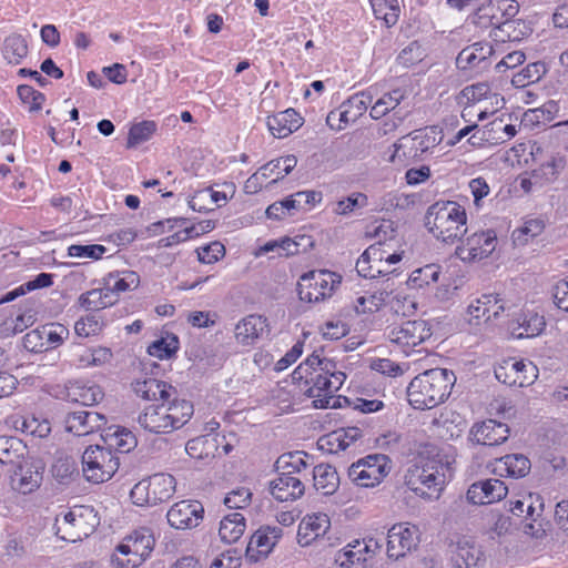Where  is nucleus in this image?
Returning <instances> with one entry per match:
<instances>
[{"instance_id":"f257e3e1","label":"nucleus","mask_w":568,"mask_h":568,"mask_svg":"<svg viewBox=\"0 0 568 568\" xmlns=\"http://www.w3.org/2000/svg\"><path fill=\"white\" fill-rule=\"evenodd\" d=\"M428 456H420L417 464L408 468L405 485L415 495L427 499H438L446 483L453 476L455 457L452 447L433 448Z\"/></svg>"},{"instance_id":"f03ea898","label":"nucleus","mask_w":568,"mask_h":568,"mask_svg":"<svg viewBox=\"0 0 568 568\" xmlns=\"http://www.w3.org/2000/svg\"><path fill=\"white\" fill-rule=\"evenodd\" d=\"M456 376L446 368H432L415 376L407 386L408 403L415 409H432L450 395Z\"/></svg>"},{"instance_id":"7ed1b4c3","label":"nucleus","mask_w":568,"mask_h":568,"mask_svg":"<svg viewBox=\"0 0 568 568\" xmlns=\"http://www.w3.org/2000/svg\"><path fill=\"white\" fill-rule=\"evenodd\" d=\"M194 408L190 400L178 398L148 405L139 415V425L153 434H170L182 428L193 416Z\"/></svg>"},{"instance_id":"20e7f679","label":"nucleus","mask_w":568,"mask_h":568,"mask_svg":"<svg viewBox=\"0 0 568 568\" xmlns=\"http://www.w3.org/2000/svg\"><path fill=\"white\" fill-rule=\"evenodd\" d=\"M425 226L437 241L455 245L467 234V212L455 201H437L426 212Z\"/></svg>"},{"instance_id":"39448f33","label":"nucleus","mask_w":568,"mask_h":568,"mask_svg":"<svg viewBox=\"0 0 568 568\" xmlns=\"http://www.w3.org/2000/svg\"><path fill=\"white\" fill-rule=\"evenodd\" d=\"M346 374L337 368L335 362H325L322 372H311L305 378L304 394L313 399L315 408L335 407V393L342 387Z\"/></svg>"},{"instance_id":"423d86ee","label":"nucleus","mask_w":568,"mask_h":568,"mask_svg":"<svg viewBox=\"0 0 568 568\" xmlns=\"http://www.w3.org/2000/svg\"><path fill=\"white\" fill-rule=\"evenodd\" d=\"M154 545L155 539L151 529L139 528L116 547L112 562L119 568H136L150 556Z\"/></svg>"},{"instance_id":"0eeeda50","label":"nucleus","mask_w":568,"mask_h":568,"mask_svg":"<svg viewBox=\"0 0 568 568\" xmlns=\"http://www.w3.org/2000/svg\"><path fill=\"white\" fill-rule=\"evenodd\" d=\"M342 283V275L329 270H313L300 277L297 292L300 300L320 303L331 298Z\"/></svg>"},{"instance_id":"6e6552de","label":"nucleus","mask_w":568,"mask_h":568,"mask_svg":"<svg viewBox=\"0 0 568 568\" xmlns=\"http://www.w3.org/2000/svg\"><path fill=\"white\" fill-rule=\"evenodd\" d=\"M392 470V460L385 454H369L348 467L349 480L362 488L379 486Z\"/></svg>"},{"instance_id":"1a4fd4ad","label":"nucleus","mask_w":568,"mask_h":568,"mask_svg":"<svg viewBox=\"0 0 568 568\" xmlns=\"http://www.w3.org/2000/svg\"><path fill=\"white\" fill-rule=\"evenodd\" d=\"M119 457L105 445L89 446L82 455V471L88 481H108L116 473Z\"/></svg>"},{"instance_id":"9d476101","label":"nucleus","mask_w":568,"mask_h":568,"mask_svg":"<svg viewBox=\"0 0 568 568\" xmlns=\"http://www.w3.org/2000/svg\"><path fill=\"white\" fill-rule=\"evenodd\" d=\"M176 481L170 474H154L133 486L130 496L138 506H155L172 498Z\"/></svg>"},{"instance_id":"9b49d317","label":"nucleus","mask_w":568,"mask_h":568,"mask_svg":"<svg viewBox=\"0 0 568 568\" xmlns=\"http://www.w3.org/2000/svg\"><path fill=\"white\" fill-rule=\"evenodd\" d=\"M510 304L499 294H483L470 301L466 308V321L475 329L509 315Z\"/></svg>"},{"instance_id":"f8f14e48","label":"nucleus","mask_w":568,"mask_h":568,"mask_svg":"<svg viewBox=\"0 0 568 568\" xmlns=\"http://www.w3.org/2000/svg\"><path fill=\"white\" fill-rule=\"evenodd\" d=\"M497 246L494 230H483L463 236L456 244L455 255L464 263H476L487 258Z\"/></svg>"},{"instance_id":"ddd939ff","label":"nucleus","mask_w":568,"mask_h":568,"mask_svg":"<svg viewBox=\"0 0 568 568\" xmlns=\"http://www.w3.org/2000/svg\"><path fill=\"white\" fill-rule=\"evenodd\" d=\"M386 336L392 344L408 355L414 347L432 336V331L425 321L415 320L388 327Z\"/></svg>"},{"instance_id":"4468645a","label":"nucleus","mask_w":568,"mask_h":568,"mask_svg":"<svg viewBox=\"0 0 568 568\" xmlns=\"http://www.w3.org/2000/svg\"><path fill=\"white\" fill-rule=\"evenodd\" d=\"M496 378L508 386L525 387L538 377V368L530 361L506 358L495 367Z\"/></svg>"},{"instance_id":"2eb2a0df","label":"nucleus","mask_w":568,"mask_h":568,"mask_svg":"<svg viewBox=\"0 0 568 568\" xmlns=\"http://www.w3.org/2000/svg\"><path fill=\"white\" fill-rule=\"evenodd\" d=\"M519 12V4L515 0H490L483 4L474 17V23L480 29L500 27L506 19L515 18Z\"/></svg>"},{"instance_id":"dca6fc26","label":"nucleus","mask_w":568,"mask_h":568,"mask_svg":"<svg viewBox=\"0 0 568 568\" xmlns=\"http://www.w3.org/2000/svg\"><path fill=\"white\" fill-rule=\"evenodd\" d=\"M92 509L80 506L65 513L61 518H57L58 532L67 541L75 542L88 536L94 530V525L87 521L85 516L91 515Z\"/></svg>"},{"instance_id":"f3484780","label":"nucleus","mask_w":568,"mask_h":568,"mask_svg":"<svg viewBox=\"0 0 568 568\" xmlns=\"http://www.w3.org/2000/svg\"><path fill=\"white\" fill-rule=\"evenodd\" d=\"M419 529L408 523H398L392 526L387 534V555L399 559L417 547Z\"/></svg>"},{"instance_id":"a211bd4d","label":"nucleus","mask_w":568,"mask_h":568,"mask_svg":"<svg viewBox=\"0 0 568 568\" xmlns=\"http://www.w3.org/2000/svg\"><path fill=\"white\" fill-rule=\"evenodd\" d=\"M204 508L196 500H181L175 503L168 511L166 518L175 529H191L203 519Z\"/></svg>"},{"instance_id":"6ab92c4d","label":"nucleus","mask_w":568,"mask_h":568,"mask_svg":"<svg viewBox=\"0 0 568 568\" xmlns=\"http://www.w3.org/2000/svg\"><path fill=\"white\" fill-rule=\"evenodd\" d=\"M508 494V487L498 478H488L470 485L467 499L474 505H488L501 500Z\"/></svg>"},{"instance_id":"aec40b11","label":"nucleus","mask_w":568,"mask_h":568,"mask_svg":"<svg viewBox=\"0 0 568 568\" xmlns=\"http://www.w3.org/2000/svg\"><path fill=\"white\" fill-rule=\"evenodd\" d=\"M470 437L479 445L497 446L508 439L509 427L495 419H487L471 427Z\"/></svg>"},{"instance_id":"412c9836","label":"nucleus","mask_w":568,"mask_h":568,"mask_svg":"<svg viewBox=\"0 0 568 568\" xmlns=\"http://www.w3.org/2000/svg\"><path fill=\"white\" fill-rule=\"evenodd\" d=\"M104 416L90 410H77L69 413L64 419L65 430L75 436H85L94 433L104 425Z\"/></svg>"},{"instance_id":"4be33fe9","label":"nucleus","mask_w":568,"mask_h":568,"mask_svg":"<svg viewBox=\"0 0 568 568\" xmlns=\"http://www.w3.org/2000/svg\"><path fill=\"white\" fill-rule=\"evenodd\" d=\"M305 486L301 478L288 473L278 474L270 481V494L281 503L295 501L304 495Z\"/></svg>"},{"instance_id":"5701e85b","label":"nucleus","mask_w":568,"mask_h":568,"mask_svg":"<svg viewBox=\"0 0 568 568\" xmlns=\"http://www.w3.org/2000/svg\"><path fill=\"white\" fill-rule=\"evenodd\" d=\"M331 527L329 517L324 513L306 515L298 525L297 541L302 547L310 546L324 536Z\"/></svg>"},{"instance_id":"b1692460","label":"nucleus","mask_w":568,"mask_h":568,"mask_svg":"<svg viewBox=\"0 0 568 568\" xmlns=\"http://www.w3.org/2000/svg\"><path fill=\"white\" fill-rule=\"evenodd\" d=\"M132 389L138 397L156 403L170 399L176 394L172 385L156 378L136 379L132 383Z\"/></svg>"},{"instance_id":"393cba45","label":"nucleus","mask_w":568,"mask_h":568,"mask_svg":"<svg viewBox=\"0 0 568 568\" xmlns=\"http://www.w3.org/2000/svg\"><path fill=\"white\" fill-rule=\"evenodd\" d=\"M497 48L488 42H476L464 48L456 58V64L462 70L474 67H487V60L496 54Z\"/></svg>"},{"instance_id":"a878e982","label":"nucleus","mask_w":568,"mask_h":568,"mask_svg":"<svg viewBox=\"0 0 568 568\" xmlns=\"http://www.w3.org/2000/svg\"><path fill=\"white\" fill-rule=\"evenodd\" d=\"M530 460L523 454H509L491 463V471L500 477L523 478L530 471Z\"/></svg>"},{"instance_id":"bb28decb","label":"nucleus","mask_w":568,"mask_h":568,"mask_svg":"<svg viewBox=\"0 0 568 568\" xmlns=\"http://www.w3.org/2000/svg\"><path fill=\"white\" fill-rule=\"evenodd\" d=\"M266 123L274 138L283 139L298 130L303 123V119L294 109H286L267 116Z\"/></svg>"},{"instance_id":"cd10ccee","label":"nucleus","mask_w":568,"mask_h":568,"mask_svg":"<svg viewBox=\"0 0 568 568\" xmlns=\"http://www.w3.org/2000/svg\"><path fill=\"white\" fill-rule=\"evenodd\" d=\"M530 32L531 29L525 21L510 18L506 19L500 27L491 29L489 37L497 45L498 43L520 41Z\"/></svg>"},{"instance_id":"c85d7f7f","label":"nucleus","mask_w":568,"mask_h":568,"mask_svg":"<svg viewBox=\"0 0 568 568\" xmlns=\"http://www.w3.org/2000/svg\"><path fill=\"white\" fill-rule=\"evenodd\" d=\"M283 535L278 526H265L257 529L251 537L247 551H256L258 556L266 557Z\"/></svg>"},{"instance_id":"c756f323","label":"nucleus","mask_w":568,"mask_h":568,"mask_svg":"<svg viewBox=\"0 0 568 568\" xmlns=\"http://www.w3.org/2000/svg\"><path fill=\"white\" fill-rule=\"evenodd\" d=\"M42 480V474L28 463L19 465L11 476L13 489L29 494L37 489Z\"/></svg>"},{"instance_id":"7c9ffc66","label":"nucleus","mask_w":568,"mask_h":568,"mask_svg":"<svg viewBox=\"0 0 568 568\" xmlns=\"http://www.w3.org/2000/svg\"><path fill=\"white\" fill-rule=\"evenodd\" d=\"M266 320L261 315H248L235 326V338L244 345L253 344L264 332Z\"/></svg>"},{"instance_id":"2f4dec72","label":"nucleus","mask_w":568,"mask_h":568,"mask_svg":"<svg viewBox=\"0 0 568 568\" xmlns=\"http://www.w3.org/2000/svg\"><path fill=\"white\" fill-rule=\"evenodd\" d=\"M104 445L112 452L116 450L120 453L131 452L138 444L135 435L120 426L109 427L104 435H102Z\"/></svg>"},{"instance_id":"473e14b6","label":"nucleus","mask_w":568,"mask_h":568,"mask_svg":"<svg viewBox=\"0 0 568 568\" xmlns=\"http://www.w3.org/2000/svg\"><path fill=\"white\" fill-rule=\"evenodd\" d=\"M517 326L513 327V334L518 338H528L539 335L545 328L544 316L532 312L523 311L516 317Z\"/></svg>"},{"instance_id":"72a5a7b5","label":"nucleus","mask_w":568,"mask_h":568,"mask_svg":"<svg viewBox=\"0 0 568 568\" xmlns=\"http://www.w3.org/2000/svg\"><path fill=\"white\" fill-rule=\"evenodd\" d=\"M314 488L324 496L333 495L339 486L335 467L328 464L316 465L313 469Z\"/></svg>"},{"instance_id":"f704fd0d","label":"nucleus","mask_w":568,"mask_h":568,"mask_svg":"<svg viewBox=\"0 0 568 568\" xmlns=\"http://www.w3.org/2000/svg\"><path fill=\"white\" fill-rule=\"evenodd\" d=\"M454 561L457 568H480L485 564V555L478 545L460 541Z\"/></svg>"},{"instance_id":"c9c22d12","label":"nucleus","mask_w":568,"mask_h":568,"mask_svg":"<svg viewBox=\"0 0 568 568\" xmlns=\"http://www.w3.org/2000/svg\"><path fill=\"white\" fill-rule=\"evenodd\" d=\"M140 276L133 271L113 272L104 280L106 292L112 293L115 302L121 293L131 291L139 286Z\"/></svg>"},{"instance_id":"e433bc0d","label":"nucleus","mask_w":568,"mask_h":568,"mask_svg":"<svg viewBox=\"0 0 568 568\" xmlns=\"http://www.w3.org/2000/svg\"><path fill=\"white\" fill-rule=\"evenodd\" d=\"M68 396L75 403L91 406L99 403L104 394L101 387L95 384L75 382L70 386Z\"/></svg>"},{"instance_id":"4c0bfd02","label":"nucleus","mask_w":568,"mask_h":568,"mask_svg":"<svg viewBox=\"0 0 568 568\" xmlns=\"http://www.w3.org/2000/svg\"><path fill=\"white\" fill-rule=\"evenodd\" d=\"M245 528L246 523L244 516L240 513H232L221 520L219 535L224 542L233 544L242 537Z\"/></svg>"},{"instance_id":"58836bf2","label":"nucleus","mask_w":568,"mask_h":568,"mask_svg":"<svg viewBox=\"0 0 568 568\" xmlns=\"http://www.w3.org/2000/svg\"><path fill=\"white\" fill-rule=\"evenodd\" d=\"M405 93L402 89H394L389 92L383 93L381 97H376L373 101L369 115L374 120H378L385 116L390 111L395 110L396 106L404 100Z\"/></svg>"},{"instance_id":"ea45409f","label":"nucleus","mask_w":568,"mask_h":568,"mask_svg":"<svg viewBox=\"0 0 568 568\" xmlns=\"http://www.w3.org/2000/svg\"><path fill=\"white\" fill-rule=\"evenodd\" d=\"M296 164V156L290 154L270 161L268 163L261 166L258 171L263 179H268L274 175L275 178L272 180V183H276L280 179H283L290 174Z\"/></svg>"},{"instance_id":"a19ab883","label":"nucleus","mask_w":568,"mask_h":568,"mask_svg":"<svg viewBox=\"0 0 568 568\" xmlns=\"http://www.w3.org/2000/svg\"><path fill=\"white\" fill-rule=\"evenodd\" d=\"M79 305L87 311H98L115 303L112 293L106 292V287L93 288L82 293L78 298Z\"/></svg>"},{"instance_id":"79ce46f5","label":"nucleus","mask_w":568,"mask_h":568,"mask_svg":"<svg viewBox=\"0 0 568 568\" xmlns=\"http://www.w3.org/2000/svg\"><path fill=\"white\" fill-rule=\"evenodd\" d=\"M412 149L414 155H422L437 146L442 141L440 131L436 126H428L413 132Z\"/></svg>"},{"instance_id":"37998d69","label":"nucleus","mask_w":568,"mask_h":568,"mask_svg":"<svg viewBox=\"0 0 568 568\" xmlns=\"http://www.w3.org/2000/svg\"><path fill=\"white\" fill-rule=\"evenodd\" d=\"M389 285H386L384 290L365 293L358 296L354 303V308L357 314L374 313L377 312L383 305L388 302L390 292H388Z\"/></svg>"},{"instance_id":"c03bdc74","label":"nucleus","mask_w":568,"mask_h":568,"mask_svg":"<svg viewBox=\"0 0 568 568\" xmlns=\"http://www.w3.org/2000/svg\"><path fill=\"white\" fill-rule=\"evenodd\" d=\"M112 351L104 346L83 349L77 357V365L82 368L100 367L111 362Z\"/></svg>"},{"instance_id":"a18cd8bd","label":"nucleus","mask_w":568,"mask_h":568,"mask_svg":"<svg viewBox=\"0 0 568 568\" xmlns=\"http://www.w3.org/2000/svg\"><path fill=\"white\" fill-rule=\"evenodd\" d=\"M378 95V88L372 85L364 91L352 95L344 102L345 106L352 112V115L357 120L361 118L368 106H372L374 99Z\"/></svg>"},{"instance_id":"49530a36","label":"nucleus","mask_w":568,"mask_h":568,"mask_svg":"<svg viewBox=\"0 0 568 568\" xmlns=\"http://www.w3.org/2000/svg\"><path fill=\"white\" fill-rule=\"evenodd\" d=\"M369 2L376 19L383 20L387 27L396 24L400 13L398 0H369Z\"/></svg>"},{"instance_id":"de8ad7c7","label":"nucleus","mask_w":568,"mask_h":568,"mask_svg":"<svg viewBox=\"0 0 568 568\" xmlns=\"http://www.w3.org/2000/svg\"><path fill=\"white\" fill-rule=\"evenodd\" d=\"M28 54L27 40L21 34H11L4 40L3 57L12 64H19Z\"/></svg>"},{"instance_id":"09e8293b","label":"nucleus","mask_w":568,"mask_h":568,"mask_svg":"<svg viewBox=\"0 0 568 568\" xmlns=\"http://www.w3.org/2000/svg\"><path fill=\"white\" fill-rule=\"evenodd\" d=\"M303 452L287 453L280 456L275 463L276 470L278 474L288 473L291 476L302 473L307 468Z\"/></svg>"},{"instance_id":"8fccbe9b","label":"nucleus","mask_w":568,"mask_h":568,"mask_svg":"<svg viewBox=\"0 0 568 568\" xmlns=\"http://www.w3.org/2000/svg\"><path fill=\"white\" fill-rule=\"evenodd\" d=\"M368 205V197L365 193L353 192L348 196L343 197L334 203L333 213L342 216H349L356 210L364 209Z\"/></svg>"},{"instance_id":"3c124183","label":"nucleus","mask_w":568,"mask_h":568,"mask_svg":"<svg viewBox=\"0 0 568 568\" xmlns=\"http://www.w3.org/2000/svg\"><path fill=\"white\" fill-rule=\"evenodd\" d=\"M440 266L436 264H427L412 272L408 284L414 288H422L426 285L434 284L438 281Z\"/></svg>"},{"instance_id":"603ef678","label":"nucleus","mask_w":568,"mask_h":568,"mask_svg":"<svg viewBox=\"0 0 568 568\" xmlns=\"http://www.w3.org/2000/svg\"><path fill=\"white\" fill-rule=\"evenodd\" d=\"M20 429L27 435L44 438L50 434L51 425L45 418L28 414L22 417Z\"/></svg>"},{"instance_id":"864d4df0","label":"nucleus","mask_w":568,"mask_h":568,"mask_svg":"<svg viewBox=\"0 0 568 568\" xmlns=\"http://www.w3.org/2000/svg\"><path fill=\"white\" fill-rule=\"evenodd\" d=\"M156 123L151 120H144L134 123L129 131L128 148L136 146L149 141L156 131Z\"/></svg>"},{"instance_id":"5fc2aeb1","label":"nucleus","mask_w":568,"mask_h":568,"mask_svg":"<svg viewBox=\"0 0 568 568\" xmlns=\"http://www.w3.org/2000/svg\"><path fill=\"white\" fill-rule=\"evenodd\" d=\"M179 349V339L174 335L156 339L148 347V353L160 359L170 358Z\"/></svg>"},{"instance_id":"6e6d98bb","label":"nucleus","mask_w":568,"mask_h":568,"mask_svg":"<svg viewBox=\"0 0 568 568\" xmlns=\"http://www.w3.org/2000/svg\"><path fill=\"white\" fill-rule=\"evenodd\" d=\"M565 168V160L561 156H551L549 160L544 162L538 170L532 173L534 179H544L545 182L549 183L557 179L560 171Z\"/></svg>"},{"instance_id":"4d7b16f0","label":"nucleus","mask_w":568,"mask_h":568,"mask_svg":"<svg viewBox=\"0 0 568 568\" xmlns=\"http://www.w3.org/2000/svg\"><path fill=\"white\" fill-rule=\"evenodd\" d=\"M44 327L47 351L58 348L70 335L69 328L60 323H49L45 324Z\"/></svg>"},{"instance_id":"13d9d810","label":"nucleus","mask_w":568,"mask_h":568,"mask_svg":"<svg viewBox=\"0 0 568 568\" xmlns=\"http://www.w3.org/2000/svg\"><path fill=\"white\" fill-rule=\"evenodd\" d=\"M103 327V323L94 314L80 317L74 323V333L79 337H90L98 335Z\"/></svg>"},{"instance_id":"bf43d9fd","label":"nucleus","mask_w":568,"mask_h":568,"mask_svg":"<svg viewBox=\"0 0 568 568\" xmlns=\"http://www.w3.org/2000/svg\"><path fill=\"white\" fill-rule=\"evenodd\" d=\"M106 247L101 244H72L68 247V255L71 257L100 260L106 253Z\"/></svg>"},{"instance_id":"052dcab7","label":"nucleus","mask_w":568,"mask_h":568,"mask_svg":"<svg viewBox=\"0 0 568 568\" xmlns=\"http://www.w3.org/2000/svg\"><path fill=\"white\" fill-rule=\"evenodd\" d=\"M367 556L362 554L358 548H353V542L341 549L335 556V562L341 568H349L351 566L359 562H365Z\"/></svg>"},{"instance_id":"680f3d73","label":"nucleus","mask_w":568,"mask_h":568,"mask_svg":"<svg viewBox=\"0 0 568 568\" xmlns=\"http://www.w3.org/2000/svg\"><path fill=\"white\" fill-rule=\"evenodd\" d=\"M45 327L44 325L39 326L23 336V346L27 351L32 353L47 352L45 344Z\"/></svg>"},{"instance_id":"e2e57ef3","label":"nucleus","mask_w":568,"mask_h":568,"mask_svg":"<svg viewBox=\"0 0 568 568\" xmlns=\"http://www.w3.org/2000/svg\"><path fill=\"white\" fill-rule=\"evenodd\" d=\"M251 501L252 493L246 487L233 489L224 497V505L230 509H244Z\"/></svg>"},{"instance_id":"0e129e2a","label":"nucleus","mask_w":568,"mask_h":568,"mask_svg":"<svg viewBox=\"0 0 568 568\" xmlns=\"http://www.w3.org/2000/svg\"><path fill=\"white\" fill-rule=\"evenodd\" d=\"M387 303L390 304L392 311L400 316H409L416 311L415 300L402 292L396 293L392 300L388 298Z\"/></svg>"},{"instance_id":"69168bd1","label":"nucleus","mask_w":568,"mask_h":568,"mask_svg":"<svg viewBox=\"0 0 568 568\" xmlns=\"http://www.w3.org/2000/svg\"><path fill=\"white\" fill-rule=\"evenodd\" d=\"M17 92L22 103L27 104L30 111H38L42 108L45 98L43 93L37 91L31 85H19Z\"/></svg>"},{"instance_id":"338daca9","label":"nucleus","mask_w":568,"mask_h":568,"mask_svg":"<svg viewBox=\"0 0 568 568\" xmlns=\"http://www.w3.org/2000/svg\"><path fill=\"white\" fill-rule=\"evenodd\" d=\"M213 446L206 436H197L186 443L185 452L192 458L202 459L211 454Z\"/></svg>"},{"instance_id":"774afa93","label":"nucleus","mask_w":568,"mask_h":568,"mask_svg":"<svg viewBox=\"0 0 568 568\" xmlns=\"http://www.w3.org/2000/svg\"><path fill=\"white\" fill-rule=\"evenodd\" d=\"M201 263L213 264L225 255V247L220 242H212L196 250Z\"/></svg>"}]
</instances>
